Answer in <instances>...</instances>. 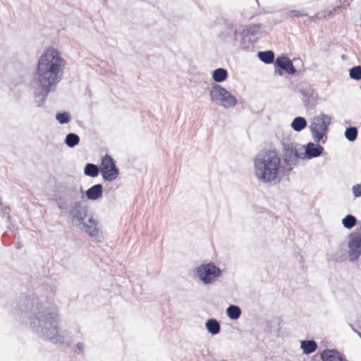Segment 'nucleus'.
Listing matches in <instances>:
<instances>
[{
    "label": "nucleus",
    "mask_w": 361,
    "mask_h": 361,
    "mask_svg": "<svg viewBox=\"0 0 361 361\" xmlns=\"http://www.w3.org/2000/svg\"><path fill=\"white\" fill-rule=\"evenodd\" d=\"M353 192L355 197H361V185L357 184L353 186Z\"/></svg>",
    "instance_id": "nucleus-31"
},
{
    "label": "nucleus",
    "mask_w": 361,
    "mask_h": 361,
    "mask_svg": "<svg viewBox=\"0 0 361 361\" xmlns=\"http://www.w3.org/2000/svg\"><path fill=\"white\" fill-rule=\"evenodd\" d=\"M226 313L228 317L231 319H237L240 316L241 310L240 307L236 305H230L226 310Z\"/></svg>",
    "instance_id": "nucleus-22"
},
{
    "label": "nucleus",
    "mask_w": 361,
    "mask_h": 361,
    "mask_svg": "<svg viewBox=\"0 0 361 361\" xmlns=\"http://www.w3.org/2000/svg\"><path fill=\"white\" fill-rule=\"evenodd\" d=\"M84 173L87 176L96 177L99 174V169L93 164H87L85 167Z\"/></svg>",
    "instance_id": "nucleus-25"
},
{
    "label": "nucleus",
    "mask_w": 361,
    "mask_h": 361,
    "mask_svg": "<svg viewBox=\"0 0 361 361\" xmlns=\"http://www.w3.org/2000/svg\"><path fill=\"white\" fill-rule=\"evenodd\" d=\"M345 136L349 141H355L357 137V130L355 127H349L345 130Z\"/></svg>",
    "instance_id": "nucleus-27"
},
{
    "label": "nucleus",
    "mask_w": 361,
    "mask_h": 361,
    "mask_svg": "<svg viewBox=\"0 0 361 361\" xmlns=\"http://www.w3.org/2000/svg\"><path fill=\"white\" fill-rule=\"evenodd\" d=\"M348 254L350 262L357 261L361 255V237L359 233L350 235Z\"/></svg>",
    "instance_id": "nucleus-9"
},
{
    "label": "nucleus",
    "mask_w": 361,
    "mask_h": 361,
    "mask_svg": "<svg viewBox=\"0 0 361 361\" xmlns=\"http://www.w3.org/2000/svg\"><path fill=\"white\" fill-rule=\"evenodd\" d=\"M331 119V116L324 113L312 118L310 128L314 142H319L323 139L328 131Z\"/></svg>",
    "instance_id": "nucleus-5"
},
{
    "label": "nucleus",
    "mask_w": 361,
    "mask_h": 361,
    "mask_svg": "<svg viewBox=\"0 0 361 361\" xmlns=\"http://www.w3.org/2000/svg\"><path fill=\"white\" fill-rule=\"evenodd\" d=\"M211 101L215 104L228 109L237 104L236 97L220 85L214 84L209 90Z\"/></svg>",
    "instance_id": "nucleus-4"
},
{
    "label": "nucleus",
    "mask_w": 361,
    "mask_h": 361,
    "mask_svg": "<svg viewBox=\"0 0 361 361\" xmlns=\"http://www.w3.org/2000/svg\"><path fill=\"white\" fill-rule=\"evenodd\" d=\"M103 188L101 184H97L90 188L86 191V196L88 200H96L102 196Z\"/></svg>",
    "instance_id": "nucleus-16"
},
{
    "label": "nucleus",
    "mask_w": 361,
    "mask_h": 361,
    "mask_svg": "<svg viewBox=\"0 0 361 361\" xmlns=\"http://www.w3.org/2000/svg\"><path fill=\"white\" fill-rule=\"evenodd\" d=\"M206 328L207 331L213 335L217 334L220 331V324L214 319H210L207 322Z\"/></svg>",
    "instance_id": "nucleus-20"
},
{
    "label": "nucleus",
    "mask_w": 361,
    "mask_h": 361,
    "mask_svg": "<svg viewBox=\"0 0 361 361\" xmlns=\"http://www.w3.org/2000/svg\"><path fill=\"white\" fill-rule=\"evenodd\" d=\"M77 348L79 350L80 352H82V348H83V345H82V343H78L77 344Z\"/></svg>",
    "instance_id": "nucleus-33"
},
{
    "label": "nucleus",
    "mask_w": 361,
    "mask_h": 361,
    "mask_svg": "<svg viewBox=\"0 0 361 361\" xmlns=\"http://www.w3.org/2000/svg\"><path fill=\"white\" fill-rule=\"evenodd\" d=\"M36 320L30 322L31 328L46 339L54 343H64V337L60 335L57 329V313L56 310L52 311H39Z\"/></svg>",
    "instance_id": "nucleus-3"
},
{
    "label": "nucleus",
    "mask_w": 361,
    "mask_h": 361,
    "mask_svg": "<svg viewBox=\"0 0 361 361\" xmlns=\"http://www.w3.org/2000/svg\"><path fill=\"white\" fill-rule=\"evenodd\" d=\"M261 27V24H252L243 26L236 31L235 35L237 36L238 34H240L244 37L255 36L259 33Z\"/></svg>",
    "instance_id": "nucleus-12"
},
{
    "label": "nucleus",
    "mask_w": 361,
    "mask_h": 361,
    "mask_svg": "<svg viewBox=\"0 0 361 361\" xmlns=\"http://www.w3.org/2000/svg\"><path fill=\"white\" fill-rule=\"evenodd\" d=\"M350 77L354 80H360L361 79V66H357L353 67L350 70Z\"/></svg>",
    "instance_id": "nucleus-28"
},
{
    "label": "nucleus",
    "mask_w": 361,
    "mask_h": 361,
    "mask_svg": "<svg viewBox=\"0 0 361 361\" xmlns=\"http://www.w3.org/2000/svg\"><path fill=\"white\" fill-rule=\"evenodd\" d=\"M300 348L305 354L308 355L317 350V344L313 340L302 341Z\"/></svg>",
    "instance_id": "nucleus-17"
},
{
    "label": "nucleus",
    "mask_w": 361,
    "mask_h": 361,
    "mask_svg": "<svg viewBox=\"0 0 361 361\" xmlns=\"http://www.w3.org/2000/svg\"><path fill=\"white\" fill-rule=\"evenodd\" d=\"M285 154L286 157H288V159L291 161H296L301 157L298 153L297 147L293 145L286 148Z\"/></svg>",
    "instance_id": "nucleus-19"
},
{
    "label": "nucleus",
    "mask_w": 361,
    "mask_h": 361,
    "mask_svg": "<svg viewBox=\"0 0 361 361\" xmlns=\"http://www.w3.org/2000/svg\"><path fill=\"white\" fill-rule=\"evenodd\" d=\"M302 96V99L305 106L314 105L317 96L311 88H306L300 90Z\"/></svg>",
    "instance_id": "nucleus-14"
},
{
    "label": "nucleus",
    "mask_w": 361,
    "mask_h": 361,
    "mask_svg": "<svg viewBox=\"0 0 361 361\" xmlns=\"http://www.w3.org/2000/svg\"><path fill=\"white\" fill-rule=\"evenodd\" d=\"M57 204H58L59 208L61 209H65V207H66V203L62 202L61 201H59Z\"/></svg>",
    "instance_id": "nucleus-32"
},
{
    "label": "nucleus",
    "mask_w": 361,
    "mask_h": 361,
    "mask_svg": "<svg viewBox=\"0 0 361 361\" xmlns=\"http://www.w3.org/2000/svg\"><path fill=\"white\" fill-rule=\"evenodd\" d=\"M276 69L275 73L279 75H282V72L280 69L284 70L288 74H294L296 72V70L293 65L290 59L286 56H281L278 57L276 59L275 62Z\"/></svg>",
    "instance_id": "nucleus-11"
},
{
    "label": "nucleus",
    "mask_w": 361,
    "mask_h": 361,
    "mask_svg": "<svg viewBox=\"0 0 361 361\" xmlns=\"http://www.w3.org/2000/svg\"><path fill=\"white\" fill-rule=\"evenodd\" d=\"M77 227L92 238H96L99 235V229L98 228V224L92 216H89L87 221H85V220L83 221L82 223L77 226Z\"/></svg>",
    "instance_id": "nucleus-10"
},
{
    "label": "nucleus",
    "mask_w": 361,
    "mask_h": 361,
    "mask_svg": "<svg viewBox=\"0 0 361 361\" xmlns=\"http://www.w3.org/2000/svg\"><path fill=\"white\" fill-rule=\"evenodd\" d=\"M258 56L260 59V60L264 62L265 63H270L273 62L274 59V52L271 51H259L258 53Z\"/></svg>",
    "instance_id": "nucleus-24"
},
{
    "label": "nucleus",
    "mask_w": 361,
    "mask_h": 361,
    "mask_svg": "<svg viewBox=\"0 0 361 361\" xmlns=\"http://www.w3.org/2000/svg\"><path fill=\"white\" fill-rule=\"evenodd\" d=\"M30 305H31L30 310L33 312V317H30V315H28V317H30L31 322L32 321L36 320V315H38L37 313L39 311L48 310V312H49V311H52L53 310L55 309L52 306H50V307L48 306L47 301L45 303H44L42 301L40 302H39L37 300V302H32V303H30Z\"/></svg>",
    "instance_id": "nucleus-13"
},
{
    "label": "nucleus",
    "mask_w": 361,
    "mask_h": 361,
    "mask_svg": "<svg viewBox=\"0 0 361 361\" xmlns=\"http://www.w3.org/2000/svg\"><path fill=\"white\" fill-rule=\"evenodd\" d=\"M307 126V121L303 117H296L293 119L291 123V127L295 131H300L304 129Z\"/></svg>",
    "instance_id": "nucleus-21"
},
{
    "label": "nucleus",
    "mask_w": 361,
    "mask_h": 361,
    "mask_svg": "<svg viewBox=\"0 0 361 361\" xmlns=\"http://www.w3.org/2000/svg\"><path fill=\"white\" fill-rule=\"evenodd\" d=\"M100 172L104 180H114L118 176V169L116 168L114 159L108 154L102 159Z\"/></svg>",
    "instance_id": "nucleus-6"
},
{
    "label": "nucleus",
    "mask_w": 361,
    "mask_h": 361,
    "mask_svg": "<svg viewBox=\"0 0 361 361\" xmlns=\"http://www.w3.org/2000/svg\"><path fill=\"white\" fill-rule=\"evenodd\" d=\"M66 66L62 54L55 48L44 49L39 56L34 75L35 99L38 106L44 104L49 93L61 82Z\"/></svg>",
    "instance_id": "nucleus-1"
},
{
    "label": "nucleus",
    "mask_w": 361,
    "mask_h": 361,
    "mask_svg": "<svg viewBox=\"0 0 361 361\" xmlns=\"http://www.w3.org/2000/svg\"><path fill=\"white\" fill-rule=\"evenodd\" d=\"M359 233H361V226H360V232Z\"/></svg>",
    "instance_id": "nucleus-35"
},
{
    "label": "nucleus",
    "mask_w": 361,
    "mask_h": 361,
    "mask_svg": "<svg viewBox=\"0 0 361 361\" xmlns=\"http://www.w3.org/2000/svg\"><path fill=\"white\" fill-rule=\"evenodd\" d=\"M28 305H30V302L26 303V306H28Z\"/></svg>",
    "instance_id": "nucleus-34"
},
{
    "label": "nucleus",
    "mask_w": 361,
    "mask_h": 361,
    "mask_svg": "<svg viewBox=\"0 0 361 361\" xmlns=\"http://www.w3.org/2000/svg\"><path fill=\"white\" fill-rule=\"evenodd\" d=\"M228 78V72L226 69L219 68L212 73V78L216 82H221Z\"/></svg>",
    "instance_id": "nucleus-18"
},
{
    "label": "nucleus",
    "mask_w": 361,
    "mask_h": 361,
    "mask_svg": "<svg viewBox=\"0 0 361 361\" xmlns=\"http://www.w3.org/2000/svg\"><path fill=\"white\" fill-rule=\"evenodd\" d=\"M342 224L345 228L350 229L356 225L357 219L354 216L348 214L343 219Z\"/></svg>",
    "instance_id": "nucleus-26"
},
{
    "label": "nucleus",
    "mask_w": 361,
    "mask_h": 361,
    "mask_svg": "<svg viewBox=\"0 0 361 361\" xmlns=\"http://www.w3.org/2000/svg\"><path fill=\"white\" fill-rule=\"evenodd\" d=\"M80 142V137L78 135L75 133H69L66 135L65 139V143L69 147H74L77 145Z\"/></svg>",
    "instance_id": "nucleus-23"
},
{
    "label": "nucleus",
    "mask_w": 361,
    "mask_h": 361,
    "mask_svg": "<svg viewBox=\"0 0 361 361\" xmlns=\"http://www.w3.org/2000/svg\"><path fill=\"white\" fill-rule=\"evenodd\" d=\"M56 118L60 123L63 124L67 123L70 121L71 116L68 113L63 112L57 114L56 116Z\"/></svg>",
    "instance_id": "nucleus-29"
},
{
    "label": "nucleus",
    "mask_w": 361,
    "mask_h": 361,
    "mask_svg": "<svg viewBox=\"0 0 361 361\" xmlns=\"http://www.w3.org/2000/svg\"><path fill=\"white\" fill-rule=\"evenodd\" d=\"M197 274L200 280L205 284L210 283L219 276L221 270L212 264H203L197 268Z\"/></svg>",
    "instance_id": "nucleus-8"
},
{
    "label": "nucleus",
    "mask_w": 361,
    "mask_h": 361,
    "mask_svg": "<svg viewBox=\"0 0 361 361\" xmlns=\"http://www.w3.org/2000/svg\"><path fill=\"white\" fill-rule=\"evenodd\" d=\"M69 214L75 226L81 224L89 216L87 207L81 201L75 202L71 205Z\"/></svg>",
    "instance_id": "nucleus-7"
},
{
    "label": "nucleus",
    "mask_w": 361,
    "mask_h": 361,
    "mask_svg": "<svg viewBox=\"0 0 361 361\" xmlns=\"http://www.w3.org/2000/svg\"><path fill=\"white\" fill-rule=\"evenodd\" d=\"M324 148L319 145L309 142L307 145L305 154L309 159L317 157L322 154Z\"/></svg>",
    "instance_id": "nucleus-15"
},
{
    "label": "nucleus",
    "mask_w": 361,
    "mask_h": 361,
    "mask_svg": "<svg viewBox=\"0 0 361 361\" xmlns=\"http://www.w3.org/2000/svg\"><path fill=\"white\" fill-rule=\"evenodd\" d=\"M288 15L290 17H301V16H307V13L304 11H298V10H292L288 11Z\"/></svg>",
    "instance_id": "nucleus-30"
},
{
    "label": "nucleus",
    "mask_w": 361,
    "mask_h": 361,
    "mask_svg": "<svg viewBox=\"0 0 361 361\" xmlns=\"http://www.w3.org/2000/svg\"><path fill=\"white\" fill-rule=\"evenodd\" d=\"M255 175L264 183L276 182L281 171V160L274 150L259 153L254 159Z\"/></svg>",
    "instance_id": "nucleus-2"
}]
</instances>
